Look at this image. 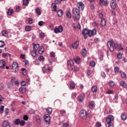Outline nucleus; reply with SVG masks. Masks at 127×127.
<instances>
[{
  "label": "nucleus",
  "instance_id": "obj_61",
  "mask_svg": "<svg viewBox=\"0 0 127 127\" xmlns=\"http://www.w3.org/2000/svg\"><path fill=\"white\" fill-rule=\"evenodd\" d=\"M55 3H56L57 4H60V2H61V0H55Z\"/></svg>",
  "mask_w": 127,
  "mask_h": 127
},
{
  "label": "nucleus",
  "instance_id": "obj_41",
  "mask_svg": "<svg viewBox=\"0 0 127 127\" xmlns=\"http://www.w3.org/2000/svg\"><path fill=\"white\" fill-rule=\"evenodd\" d=\"M4 42L3 41H0V48H2L4 46Z\"/></svg>",
  "mask_w": 127,
  "mask_h": 127
},
{
  "label": "nucleus",
  "instance_id": "obj_49",
  "mask_svg": "<svg viewBox=\"0 0 127 127\" xmlns=\"http://www.w3.org/2000/svg\"><path fill=\"white\" fill-rule=\"evenodd\" d=\"M4 89V85L2 83H0V90H3Z\"/></svg>",
  "mask_w": 127,
  "mask_h": 127
},
{
  "label": "nucleus",
  "instance_id": "obj_53",
  "mask_svg": "<svg viewBox=\"0 0 127 127\" xmlns=\"http://www.w3.org/2000/svg\"><path fill=\"white\" fill-rule=\"evenodd\" d=\"M114 93V91L112 90H108L107 92V94H108V95H111V94H113Z\"/></svg>",
  "mask_w": 127,
  "mask_h": 127
},
{
  "label": "nucleus",
  "instance_id": "obj_29",
  "mask_svg": "<svg viewBox=\"0 0 127 127\" xmlns=\"http://www.w3.org/2000/svg\"><path fill=\"white\" fill-rule=\"evenodd\" d=\"M13 13V9L11 8H9L8 9V11L7 12V14H8V15H11V14H12Z\"/></svg>",
  "mask_w": 127,
  "mask_h": 127
},
{
  "label": "nucleus",
  "instance_id": "obj_4",
  "mask_svg": "<svg viewBox=\"0 0 127 127\" xmlns=\"http://www.w3.org/2000/svg\"><path fill=\"white\" fill-rule=\"evenodd\" d=\"M90 116H91L90 113H87V112L84 110H82L80 112V117L83 120L86 119V118H90Z\"/></svg>",
  "mask_w": 127,
  "mask_h": 127
},
{
  "label": "nucleus",
  "instance_id": "obj_52",
  "mask_svg": "<svg viewBox=\"0 0 127 127\" xmlns=\"http://www.w3.org/2000/svg\"><path fill=\"white\" fill-rule=\"evenodd\" d=\"M24 121H28V116L27 115H24L23 117Z\"/></svg>",
  "mask_w": 127,
  "mask_h": 127
},
{
  "label": "nucleus",
  "instance_id": "obj_28",
  "mask_svg": "<svg viewBox=\"0 0 127 127\" xmlns=\"http://www.w3.org/2000/svg\"><path fill=\"white\" fill-rule=\"evenodd\" d=\"M36 52H37V51H35L34 50H33V51H32L31 53V54L32 55V56H33V57H36V56H37V54L36 53Z\"/></svg>",
  "mask_w": 127,
  "mask_h": 127
},
{
  "label": "nucleus",
  "instance_id": "obj_1",
  "mask_svg": "<svg viewBox=\"0 0 127 127\" xmlns=\"http://www.w3.org/2000/svg\"><path fill=\"white\" fill-rule=\"evenodd\" d=\"M107 46L109 48L110 51H114L115 49H119V50H124V48H122V45L119 46L118 44L115 43L113 40H111L107 42Z\"/></svg>",
  "mask_w": 127,
  "mask_h": 127
},
{
  "label": "nucleus",
  "instance_id": "obj_26",
  "mask_svg": "<svg viewBox=\"0 0 127 127\" xmlns=\"http://www.w3.org/2000/svg\"><path fill=\"white\" fill-rule=\"evenodd\" d=\"M14 123L15 126H18V125L20 124V120H19V119H15L14 121Z\"/></svg>",
  "mask_w": 127,
  "mask_h": 127
},
{
  "label": "nucleus",
  "instance_id": "obj_11",
  "mask_svg": "<svg viewBox=\"0 0 127 127\" xmlns=\"http://www.w3.org/2000/svg\"><path fill=\"white\" fill-rule=\"evenodd\" d=\"M110 6L112 8L115 9L117 7V1L115 0H112L110 1Z\"/></svg>",
  "mask_w": 127,
  "mask_h": 127
},
{
  "label": "nucleus",
  "instance_id": "obj_17",
  "mask_svg": "<svg viewBox=\"0 0 127 127\" xmlns=\"http://www.w3.org/2000/svg\"><path fill=\"white\" fill-rule=\"evenodd\" d=\"M89 107L91 110H93V109H94V108H95V102L91 101V102H89Z\"/></svg>",
  "mask_w": 127,
  "mask_h": 127
},
{
  "label": "nucleus",
  "instance_id": "obj_39",
  "mask_svg": "<svg viewBox=\"0 0 127 127\" xmlns=\"http://www.w3.org/2000/svg\"><path fill=\"white\" fill-rule=\"evenodd\" d=\"M22 73L23 75H24V76H26V75H27V72H26V69L22 68Z\"/></svg>",
  "mask_w": 127,
  "mask_h": 127
},
{
  "label": "nucleus",
  "instance_id": "obj_20",
  "mask_svg": "<svg viewBox=\"0 0 127 127\" xmlns=\"http://www.w3.org/2000/svg\"><path fill=\"white\" fill-rule=\"evenodd\" d=\"M52 8L53 11H56L57 10V6L56 5V3H53L52 4Z\"/></svg>",
  "mask_w": 127,
  "mask_h": 127
},
{
  "label": "nucleus",
  "instance_id": "obj_23",
  "mask_svg": "<svg viewBox=\"0 0 127 127\" xmlns=\"http://www.w3.org/2000/svg\"><path fill=\"white\" fill-rule=\"evenodd\" d=\"M91 91L93 93L97 92V91H98V87H97V86L94 85L93 86H92V87L91 88Z\"/></svg>",
  "mask_w": 127,
  "mask_h": 127
},
{
  "label": "nucleus",
  "instance_id": "obj_37",
  "mask_svg": "<svg viewBox=\"0 0 127 127\" xmlns=\"http://www.w3.org/2000/svg\"><path fill=\"white\" fill-rule=\"evenodd\" d=\"M66 16L68 17V18H71L72 17V15H71V13L67 11L66 13Z\"/></svg>",
  "mask_w": 127,
  "mask_h": 127
},
{
  "label": "nucleus",
  "instance_id": "obj_24",
  "mask_svg": "<svg viewBox=\"0 0 127 127\" xmlns=\"http://www.w3.org/2000/svg\"><path fill=\"white\" fill-rule=\"evenodd\" d=\"M120 86H122V87H123L124 88H127V83L125 82V81H122L120 82Z\"/></svg>",
  "mask_w": 127,
  "mask_h": 127
},
{
  "label": "nucleus",
  "instance_id": "obj_3",
  "mask_svg": "<svg viewBox=\"0 0 127 127\" xmlns=\"http://www.w3.org/2000/svg\"><path fill=\"white\" fill-rule=\"evenodd\" d=\"M53 67L52 66H48V65L46 64L43 66L42 68V71L44 74L47 73V74H50L53 70Z\"/></svg>",
  "mask_w": 127,
  "mask_h": 127
},
{
  "label": "nucleus",
  "instance_id": "obj_35",
  "mask_svg": "<svg viewBox=\"0 0 127 127\" xmlns=\"http://www.w3.org/2000/svg\"><path fill=\"white\" fill-rule=\"evenodd\" d=\"M32 28V27L31 26H26L25 27V29L26 31H30V30H31Z\"/></svg>",
  "mask_w": 127,
  "mask_h": 127
},
{
  "label": "nucleus",
  "instance_id": "obj_43",
  "mask_svg": "<svg viewBox=\"0 0 127 127\" xmlns=\"http://www.w3.org/2000/svg\"><path fill=\"white\" fill-rule=\"evenodd\" d=\"M109 86L111 87V88H113L115 86V82L114 81H110L109 82Z\"/></svg>",
  "mask_w": 127,
  "mask_h": 127
},
{
  "label": "nucleus",
  "instance_id": "obj_32",
  "mask_svg": "<svg viewBox=\"0 0 127 127\" xmlns=\"http://www.w3.org/2000/svg\"><path fill=\"white\" fill-rule=\"evenodd\" d=\"M81 54L82 56H86L87 55V50L86 49H83V50H82Z\"/></svg>",
  "mask_w": 127,
  "mask_h": 127
},
{
  "label": "nucleus",
  "instance_id": "obj_56",
  "mask_svg": "<svg viewBox=\"0 0 127 127\" xmlns=\"http://www.w3.org/2000/svg\"><path fill=\"white\" fill-rule=\"evenodd\" d=\"M123 57V55H122V54L121 53H118L117 55V58L118 59H121V58H122V57Z\"/></svg>",
  "mask_w": 127,
  "mask_h": 127
},
{
  "label": "nucleus",
  "instance_id": "obj_55",
  "mask_svg": "<svg viewBox=\"0 0 127 127\" xmlns=\"http://www.w3.org/2000/svg\"><path fill=\"white\" fill-rule=\"evenodd\" d=\"M38 60H39L40 61H43V60H44V57H43V56H40L39 57Z\"/></svg>",
  "mask_w": 127,
  "mask_h": 127
},
{
  "label": "nucleus",
  "instance_id": "obj_30",
  "mask_svg": "<svg viewBox=\"0 0 127 127\" xmlns=\"http://www.w3.org/2000/svg\"><path fill=\"white\" fill-rule=\"evenodd\" d=\"M72 70H73V71H74V72H77V71H79V68L77 66H73L72 67Z\"/></svg>",
  "mask_w": 127,
  "mask_h": 127
},
{
  "label": "nucleus",
  "instance_id": "obj_6",
  "mask_svg": "<svg viewBox=\"0 0 127 127\" xmlns=\"http://www.w3.org/2000/svg\"><path fill=\"white\" fill-rule=\"evenodd\" d=\"M114 120H115L114 116L112 115H110L106 118V122L107 123H114Z\"/></svg>",
  "mask_w": 127,
  "mask_h": 127
},
{
  "label": "nucleus",
  "instance_id": "obj_58",
  "mask_svg": "<svg viewBox=\"0 0 127 127\" xmlns=\"http://www.w3.org/2000/svg\"><path fill=\"white\" fill-rule=\"evenodd\" d=\"M101 76L103 78H106V73L104 71H102Z\"/></svg>",
  "mask_w": 127,
  "mask_h": 127
},
{
  "label": "nucleus",
  "instance_id": "obj_25",
  "mask_svg": "<svg viewBox=\"0 0 127 127\" xmlns=\"http://www.w3.org/2000/svg\"><path fill=\"white\" fill-rule=\"evenodd\" d=\"M83 35H86V34H89V30L88 29H84L82 30Z\"/></svg>",
  "mask_w": 127,
  "mask_h": 127
},
{
  "label": "nucleus",
  "instance_id": "obj_33",
  "mask_svg": "<svg viewBox=\"0 0 127 127\" xmlns=\"http://www.w3.org/2000/svg\"><path fill=\"white\" fill-rule=\"evenodd\" d=\"M1 34L2 35V36H6V35H7V31L6 30L2 31Z\"/></svg>",
  "mask_w": 127,
  "mask_h": 127
},
{
  "label": "nucleus",
  "instance_id": "obj_16",
  "mask_svg": "<svg viewBox=\"0 0 127 127\" xmlns=\"http://www.w3.org/2000/svg\"><path fill=\"white\" fill-rule=\"evenodd\" d=\"M19 91L21 94H25L26 93V89L24 87H20Z\"/></svg>",
  "mask_w": 127,
  "mask_h": 127
},
{
  "label": "nucleus",
  "instance_id": "obj_18",
  "mask_svg": "<svg viewBox=\"0 0 127 127\" xmlns=\"http://www.w3.org/2000/svg\"><path fill=\"white\" fill-rule=\"evenodd\" d=\"M72 46L74 49H77L78 46H79V41H76L74 43L72 44Z\"/></svg>",
  "mask_w": 127,
  "mask_h": 127
},
{
  "label": "nucleus",
  "instance_id": "obj_54",
  "mask_svg": "<svg viewBox=\"0 0 127 127\" xmlns=\"http://www.w3.org/2000/svg\"><path fill=\"white\" fill-rule=\"evenodd\" d=\"M115 73H119L120 72V68L118 67H115Z\"/></svg>",
  "mask_w": 127,
  "mask_h": 127
},
{
  "label": "nucleus",
  "instance_id": "obj_9",
  "mask_svg": "<svg viewBox=\"0 0 127 127\" xmlns=\"http://www.w3.org/2000/svg\"><path fill=\"white\" fill-rule=\"evenodd\" d=\"M85 99V94L82 93L80 95H79L77 97V100L79 101L80 103L83 102L84 100Z\"/></svg>",
  "mask_w": 127,
  "mask_h": 127
},
{
  "label": "nucleus",
  "instance_id": "obj_13",
  "mask_svg": "<svg viewBox=\"0 0 127 127\" xmlns=\"http://www.w3.org/2000/svg\"><path fill=\"white\" fill-rule=\"evenodd\" d=\"M77 6L79 10H83L84 9V5L82 2H79L77 4Z\"/></svg>",
  "mask_w": 127,
  "mask_h": 127
},
{
  "label": "nucleus",
  "instance_id": "obj_63",
  "mask_svg": "<svg viewBox=\"0 0 127 127\" xmlns=\"http://www.w3.org/2000/svg\"><path fill=\"white\" fill-rule=\"evenodd\" d=\"M73 63L72 60H70L67 62V64H73Z\"/></svg>",
  "mask_w": 127,
  "mask_h": 127
},
{
  "label": "nucleus",
  "instance_id": "obj_50",
  "mask_svg": "<svg viewBox=\"0 0 127 127\" xmlns=\"http://www.w3.org/2000/svg\"><path fill=\"white\" fill-rule=\"evenodd\" d=\"M29 114L33 115V114H35V111L34 110H33V109H30L29 111Z\"/></svg>",
  "mask_w": 127,
  "mask_h": 127
},
{
  "label": "nucleus",
  "instance_id": "obj_5",
  "mask_svg": "<svg viewBox=\"0 0 127 127\" xmlns=\"http://www.w3.org/2000/svg\"><path fill=\"white\" fill-rule=\"evenodd\" d=\"M97 34V30L94 28L92 30H89L88 31V36L89 37H92L93 35H96Z\"/></svg>",
  "mask_w": 127,
  "mask_h": 127
},
{
  "label": "nucleus",
  "instance_id": "obj_12",
  "mask_svg": "<svg viewBox=\"0 0 127 127\" xmlns=\"http://www.w3.org/2000/svg\"><path fill=\"white\" fill-rule=\"evenodd\" d=\"M12 69H13V72H17L18 71V64H12Z\"/></svg>",
  "mask_w": 127,
  "mask_h": 127
},
{
  "label": "nucleus",
  "instance_id": "obj_64",
  "mask_svg": "<svg viewBox=\"0 0 127 127\" xmlns=\"http://www.w3.org/2000/svg\"><path fill=\"white\" fill-rule=\"evenodd\" d=\"M101 123H99V122H97L96 124V127H101Z\"/></svg>",
  "mask_w": 127,
  "mask_h": 127
},
{
  "label": "nucleus",
  "instance_id": "obj_60",
  "mask_svg": "<svg viewBox=\"0 0 127 127\" xmlns=\"http://www.w3.org/2000/svg\"><path fill=\"white\" fill-rule=\"evenodd\" d=\"M20 57L22 59H25V54H21Z\"/></svg>",
  "mask_w": 127,
  "mask_h": 127
},
{
  "label": "nucleus",
  "instance_id": "obj_45",
  "mask_svg": "<svg viewBox=\"0 0 127 127\" xmlns=\"http://www.w3.org/2000/svg\"><path fill=\"white\" fill-rule=\"evenodd\" d=\"M50 56L52 58H54V57H55L56 55H55V53L54 52H52L50 53Z\"/></svg>",
  "mask_w": 127,
  "mask_h": 127
},
{
  "label": "nucleus",
  "instance_id": "obj_40",
  "mask_svg": "<svg viewBox=\"0 0 127 127\" xmlns=\"http://www.w3.org/2000/svg\"><path fill=\"white\" fill-rule=\"evenodd\" d=\"M36 12L37 14H38L39 15H40V14H41V12L40 11V9L39 8H37L36 9Z\"/></svg>",
  "mask_w": 127,
  "mask_h": 127
},
{
  "label": "nucleus",
  "instance_id": "obj_34",
  "mask_svg": "<svg viewBox=\"0 0 127 127\" xmlns=\"http://www.w3.org/2000/svg\"><path fill=\"white\" fill-rule=\"evenodd\" d=\"M99 16L101 18V19H104V17H105V13L101 12L99 14Z\"/></svg>",
  "mask_w": 127,
  "mask_h": 127
},
{
  "label": "nucleus",
  "instance_id": "obj_7",
  "mask_svg": "<svg viewBox=\"0 0 127 127\" xmlns=\"http://www.w3.org/2000/svg\"><path fill=\"white\" fill-rule=\"evenodd\" d=\"M63 31V27L60 26L58 28H55L54 29L55 33H61Z\"/></svg>",
  "mask_w": 127,
  "mask_h": 127
},
{
  "label": "nucleus",
  "instance_id": "obj_48",
  "mask_svg": "<svg viewBox=\"0 0 127 127\" xmlns=\"http://www.w3.org/2000/svg\"><path fill=\"white\" fill-rule=\"evenodd\" d=\"M121 76L122 78H124V79H126V78H127V74L125 72H123L121 74Z\"/></svg>",
  "mask_w": 127,
  "mask_h": 127
},
{
  "label": "nucleus",
  "instance_id": "obj_19",
  "mask_svg": "<svg viewBox=\"0 0 127 127\" xmlns=\"http://www.w3.org/2000/svg\"><path fill=\"white\" fill-rule=\"evenodd\" d=\"M121 118L122 121H126L127 119V116L126 113H122L121 114Z\"/></svg>",
  "mask_w": 127,
  "mask_h": 127
},
{
  "label": "nucleus",
  "instance_id": "obj_47",
  "mask_svg": "<svg viewBox=\"0 0 127 127\" xmlns=\"http://www.w3.org/2000/svg\"><path fill=\"white\" fill-rule=\"evenodd\" d=\"M3 110H4V106H1L0 107V112L1 113V114H2L3 113Z\"/></svg>",
  "mask_w": 127,
  "mask_h": 127
},
{
  "label": "nucleus",
  "instance_id": "obj_38",
  "mask_svg": "<svg viewBox=\"0 0 127 127\" xmlns=\"http://www.w3.org/2000/svg\"><path fill=\"white\" fill-rule=\"evenodd\" d=\"M69 87L72 89V90H74V89H75V84L73 83H70Z\"/></svg>",
  "mask_w": 127,
  "mask_h": 127
},
{
  "label": "nucleus",
  "instance_id": "obj_36",
  "mask_svg": "<svg viewBox=\"0 0 127 127\" xmlns=\"http://www.w3.org/2000/svg\"><path fill=\"white\" fill-rule=\"evenodd\" d=\"M107 127H114V124L113 123H107L106 124Z\"/></svg>",
  "mask_w": 127,
  "mask_h": 127
},
{
  "label": "nucleus",
  "instance_id": "obj_62",
  "mask_svg": "<svg viewBox=\"0 0 127 127\" xmlns=\"http://www.w3.org/2000/svg\"><path fill=\"white\" fill-rule=\"evenodd\" d=\"M40 37L41 38H44V33H41L40 34Z\"/></svg>",
  "mask_w": 127,
  "mask_h": 127
},
{
  "label": "nucleus",
  "instance_id": "obj_8",
  "mask_svg": "<svg viewBox=\"0 0 127 127\" xmlns=\"http://www.w3.org/2000/svg\"><path fill=\"white\" fill-rule=\"evenodd\" d=\"M44 118L45 121V123L48 125L50 124V116L48 114H46L44 116Z\"/></svg>",
  "mask_w": 127,
  "mask_h": 127
},
{
  "label": "nucleus",
  "instance_id": "obj_27",
  "mask_svg": "<svg viewBox=\"0 0 127 127\" xmlns=\"http://www.w3.org/2000/svg\"><path fill=\"white\" fill-rule=\"evenodd\" d=\"M46 111L47 114H49V115H51V114H52V108H51L50 107L46 108Z\"/></svg>",
  "mask_w": 127,
  "mask_h": 127
},
{
  "label": "nucleus",
  "instance_id": "obj_44",
  "mask_svg": "<svg viewBox=\"0 0 127 127\" xmlns=\"http://www.w3.org/2000/svg\"><path fill=\"white\" fill-rule=\"evenodd\" d=\"M28 21L29 24H32V23H33V20H32V19L31 18H29L28 19Z\"/></svg>",
  "mask_w": 127,
  "mask_h": 127
},
{
  "label": "nucleus",
  "instance_id": "obj_59",
  "mask_svg": "<svg viewBox=\"0 0 127 127\" xmlns=\"http://www.w3.org/2000/svg\"><path fill=\"white\" fill-rule=\"evenodd\" d=\"M44 23V22L42 21H40L38 22V25L40 26H42V25H43V24Z\"/></svg>",
  "mask_w": 127,
  "mask_h": 127
},
{
  "label": "nucleus",
  "instance_id": "obj_57",
  "mask_svg": "<svg viewBox=\"0 0 127 127\" xmlns=\"http://www.w3.org/2000/svg\"><path fill=\"white\" fill-rule=\"evenodd\" d=\"M21 84L22 86H24L25 85H26V81L23 80L21 82Z\"/></svg>",
  "mask_w": 127,
  "mask_h": 127
},
{
  "label": "nucleus",
  "instance_id": "obj_2",
  "mask_svg": "<svg viewBox=\"0 0 127 127\" xmlns=\"http://www.w3.org/2000/svg\"><path fill=\"white\" fill-rule=\"evenodd\" d=\"M72 13L73 15V20L78 21L80 20V11L77 8H73L72 9Z\"/></svg>",
  "mask_w": 127,
  "mask_h": 127
},
{
  "label": "nucleus",
  "instance_id": "obj_21",
  "mask_svg": "<svg viewBox=\"0 0 127 127\" xmlns=\"http://www.w3.org/2000/svg\"><path fill=\"white\" fill-rule=\"evenodd\" d=\"M57 14L59 17H62L63 16V11L61 9L57 11Z\"/></svg>",
  "mask_w": 127,
  "mask_h": 127
},
{
  "label": "nucleus",
  "instance_id": "obj_22",
  "mask_svg": "<svg viewBox=\"0 0 127 127\" xmlns=\"http://www.w3.org/2000/svg\"><path fill=\"white\" fill-rule=\"evenodd\" d=\"M107 23V21L105 18L102 19L101 20V26H106V24Z\"/></svg>",
  "mask_w": 127,
  "mask_h": 127
},
{
  "label": "nucleus",
  "instance_id": "obj_14",
  "mask_svg": "<svg viewBox=\"0 0 127 127\" xmlns=\"http://www.w3.org/2000/svg\"><path fill=\"white\" fill-rule=\"evenodd\" d=\"M33 50L35 51H37L39 48H40V45L39 44H33Z\"/></svg>",
  "mask_w": 127,
  "mask_h": 127
},
{
  "label": "nucleus",
  "instance_id": "obj_10",
  "mask_svg": "<svg viewBox=\"0 0 127 127\" xmlns=\"http://www.w3.org/2000/svg\"><path fill=\"white\" fill-rule=\"evenodd\" d=\"M2 127H10V123L7 120H5L2 122Z\"/></svg>",
  "mask_w": 127,
  "mask_h": 127
},
{
  "label": "nucleus",
  "instance_id": "obj_42",
  "mask_svg": "<svg viewBox=\"0 0 127 127\" xmlns=\"http://www.w3.org/2000/svg\"><path fill=\"white\" fill-rule=\"evenodd\" d=\"M29 2V0H23V4L24 5H27V4H28Z\"/></svg>",
  "mask_w": 127,
  "mask_h": 127
},
{
  "label": "nucleus",
  "instance_id": "obj_46",
  "mask_svg": "<svg viewBox=\"0 0 127 127\" xmlns=\"http://www.w3.org/2000/svg\"><path fill=\"white\" fill-rule=\"evenodd\" d=\"M60 113L61 114L62 116H64L66 114V111L64 110H62L60 111Z\"/></svg>",
  "mask_w": 127,
  "mask_h": 127
},
{
  "label": "nucleus",
  "instance_id": "obj_51",
  "mask_svg": "<svg viewBox=\"0 0 127 127\" xmlns=\"http://www.w3.org/2000/svg\"><path fill=\"white\" fill-rule=\"evenodd\" d=\"M19 125H20L21 127H22L23 126H24V125H25V122L23 120H22L21 121H20Z\"/></svg>",
  "mask_w": 127,
  "mask_h": 127
},
{
  "label": "nucleus",
  "instance_id": "obj_31",
  "mask_svg": "<svg viewBox=\"0 0 127 127\" xmlns=\"http://www.w3.org/2000/svg\"><path fill=\"white\" fill-rule=\"evenodd\" d=\"M73 60L76 64H79V63H80V61H81V59H80V58H76Z\"/></svg>",
  "mask_w": 127,
  "mask_h": 127
},
{
  "label": "nucleus",
  "instance_id": "obj_15",
  "mask_svg": "<svg viewBox=\"0 0 127 127\" xmlns=\"http://www.w3.org/2000/svg\"><path fill=\"white\" fill-rule=\"evenodd\" d=\"M39 54H43L44 53V47L41 46L38 50Z\"/></svg>",
  "mask_w": 127,
  "mask_h": 127
}]
</instances>
